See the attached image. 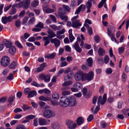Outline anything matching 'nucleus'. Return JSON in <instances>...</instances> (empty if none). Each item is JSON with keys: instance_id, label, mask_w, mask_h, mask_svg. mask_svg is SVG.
Here are the masks:
<instances>
[{"instance_id": "f704fd0d", "label": "nucleus", "mask_w": 129, "mask_h": 129, "mask_svg": "<svg viewBox=\"0 0 129 129\" xmlns=\"http://www.w3.org/2000/svg\"><path fill=\"white\" fill-rule=\"evenodd\" d=\"M35 19L34 17L30 18L28 20V25L33 24L35 22Z\"/></svg>"}, {"instance_id": "09e8293b", "label": "nucleus", "mask_w": 129, "mask_h": 129, "mask_svg": "<svg viewBox=\"0 0 129 129\" xmlns=\"http://www.w3.org/2000/svg\"><path fill=\"white\" fill-rule=\"evenodd\" d=\"M43 24L41 22H39L37 25L35 26V27H40L41 28H43Z\"/></svg>"}, {"instance_id": "6e6552de", "label": "nucleus", "mask_w": 129, "mask_h": 129, "mask_svg": "<svg viewBox=\"0 0 129 129\" xmlns=\"http://www.w3.org/2000/svg\"><path fill=\"white\" fill-rule=\"evenodd\" d=\"M67 98L65 96L61 97L60 100L59 104L60 105L63 107H66L68 106V103L67 101Z\"/></svg>"}, {"instance_id": "423d86ee", "label": "nucleus", "mask_w": 129, "mask_h": 129, "mask_svg": "<svg viewBox=\"0 0 129 129\" xmlns=\"http://www.w3.org/2000/svg\"><path fill=\"white\" fill-rule=\"evenodd\" d=\"M66 124L69 129H75L77 126L76 123H73V121L69 120L66 121Z\"/></svg>"}, {"instance_id": "f3484780", "label": "nucleus", "mask_w": 129, "mask_h": 129, "mask_svg": "<svg viewBox=\"0 0 129 129\" xmlns=\"http://www.w3.org/2000/svg\"><path fill=\"white\" fill-rule=\"evenodd\" d=\"M45 63H43L40 65V67L37 69V72H39L42 71L46 66Z\"/></svg>"}, {"instance_id": "69168bd1", "label": "nucleus", "mask_w": 129, "mask_h": 129, "mask_svg": "<svg viewBox=\"0 0 129 129\" xmlns=\"http://www.w3.org/2000/svg\"><path fill=\"white\" fill-rule=\"evenodd\" d=\"M100 106L99 105H98L97 106L95 109L94 111L93 112L94 114H96L97 113L98 111L100 109Z\"/></svg>"}, {"instance_id": "8fccbe9b", "label": "nucleus", "mask_w": 129, "mask_h": 129, "mask_svg": "<svg viewBox=\"0 0 129 129\" xmlns=\"http://www.w3.org/2000/svg\"><path fill=\"white\" fill-rule=\"evenodd\" d=\"M7 97V96H4L2 97L0 99V103H5L6 101Z\"/></svg>"}, {"instance_id": "f03ea898", "label": "nucleus", "mask_w": 129, "mask_h": 129, "mask_svg": "<svg viewBox=\"0 0 129 129\" xmlns=\"http://www.w3.org/2000/svg\"><path fill=\"white\" fill-rule=\"evenodd\" d=\"M43 115L45 118H49L55 116V113L53 111L51 110L47 109L43 112Z\"/></svg>"}, {"instance_id": "bb28decb", "label": "nucleus", "mask_w": 129, "mask_h": 129, "mask_svg": "<svg viewBox=\"0 0 129 129\" xmlns=\"http://www.w3.org/2000/svg\"><path fill=\"white\" fill-rule=\"evenodd\" d=\"M39 99L41 101H50L51 100V98L49 97H45L44 96H40L39 98Z\"/></svg>"}, {"instance_id": "7ed1b4c3", "label": "nucleus", "mask_w": 129, "mask_h": 129, "mask_svg": "<svg viewBox=\"0 0 129 129\" xmlns=\"http://www.w3.org/2000/svg\"><path fill=\"white\" fill-rule=\"evenodd\" d=\"M10 62V58L7 56H5L2 58L1 61V64L2 66L6 67L9 64Z\"/></svg>"}, {"instance_id": "b1692460", "label": "nucleus", "mask_w": 129, "mask_h": 129, "mask_svg": "<svg viewBox=\"0 0 129 129\" xmlns=\"http://www.w3.org/2000/svg\"><path fill=\"white\" fill-rule=\"evenodd\" d=\"M98 53L99 56H102L105 54V51L101 48H99L98 50Z\"/></svg>"}, {"instance_id": "37998d69", "label": "nucleus", "mask_w": 129, "mask_h": 129, "mask_svg": "<svg viewBox=\"0 0 129 129\" xmlns=\"http://www.w3.org/2000/svg\"><path fill=\"white\" fill-rule=\"evenodd\" d=\"M28 17L27 16H26L24 17L22 21V24L23 25H26V23L27 22Z\"/></svg>"}, {"instance_id": "5fc2aeb1", "label": "nucleus", "mask_w": 129, "mask_h": 129, "mask_svg": "<svg viewBox=\"0 0 129 129\" xmlns=\"http://www.w3.org/2000/svg\"><path fill=\"white\" fill-rule=\"evenodd\" d=\"M94 39L95 42L98 43L100 41V37L98 35H96L94 37Z\"/></svg>"}, {"instance_id": "39448f33", "label": "nucleus", "mask_w": 129, "mask_h": 129, "mask_svg": "<svg viewBox=\"0 0 129 129\" xmlns=\"http://www.w3.org/2000/svg\"><path fill=\"white\" fill-rule=\"evenodd\" d=\"M66 98L67 101L68 103V106H73L75 105L76 103V100L73 96H70Z\"/></svg>"}, {"instance_id": "aec40b11", "label": "nucleus", "mask_w": 129, "mask_h": 129, "mask_svg": "<svg viewBox=\"0 0 129 129\" xmlns=\"http://www.w3.org/2000/svg\"><path fill=\"white\" fill-rule=\"evenodd\" d=\"M84 121V119L82 117H80L78 118L76 120V122L78 125H79L83 123Z\"/></svg>"}, {"instance_id": "4be33fe9", "label": "nucleus", "mask_w": 129, "mask_h": 129, "mask_svg": "<svg viewBox=\"0 0 129 129\" xmlns=\"http://www.w3.org/2000/svg\"><path fill=\"white\" fill-rule=\"evenodd\" d=\"M38 121L39 124L41 125H45L47 123V122L43 118H39Z\"/></svg>"}, {"instance_id": "680f3d73", "label": "nucleus", "mask_w": 129, "mask_h": 129, "mask_svg": "<svg viewBox=\"0 0 129 129\" xmlns=\"http://www.w3.org/2000/svg\"><path fill=\"white\" fill-rule=\"evenodd\" d=\"M62 95L64 96L69 95L70 94V91H64L62 92Z\"/></svg>"}, {"instance_id": "603ef678", "label": "nucleus", "mask_w": 129, "mask_h": 129, "mask_svg": "<svg viewBox=\"0 0 129 129\" xmlns=\"http://www.w3.org/2000/svg\"><path fill=\"white\" fill-rule=\"evenodd\" d=\"M87 8H90L92 6V3L90 1L87 2L86 4Z\"/></svg>"}, {"instance_id": "9b49d317", "label": "nucleus", "mask_w": 129, "mask_h": 129, "mask_svg": "<svg viewBox=\"0 0 129 129\" xmlns=\"http://www.w3.org/2000/svg\"><path fill=\"white\" fill-rule=\"evenodd\" d=\"M73 47L74 48L77 52L80 53L82 51L81 48L79 47L78 43L77 42H76L72 45Z\"/></svg>"}, {"instance_id": "0eeeda50", "label": "nucleus", "mask_w": 129, "mask_h": 129, "mask_svg": "<svg viewBox=\"0 0 129 129\" xmlns=\"http://www.w3.org/2000/svg\"><path fill=\"white\" fill-rule=\"evenodd\" d=\"M84 79L88 81H91L93 78L94 73L92 71H90L87 74L84 73Z\"/></svg>"}, {"instance_id": "4d7b16f0", "label": "nucleus", "mask_w": 129, "mask_h": 129, "mask_svg": "<svg viewBox=\"0 0 129 129\" xmlns=\"http://www.w3.org/2000/svg\"><path fill=\"white\" fill-rule=\"evenodd\" d=\"M50 77L48 75L46 76L44 80L45 82H48L50 81Z\"/></svg>"}, {"instance_id": "2f4dec72", "label": "nucleus", "mask_w": 129, "mask_h": 129, "mask_svg": "<svg viewBox=\"0 0 129 129\" xmlns=\"http://www.w3.org/2000/svg\"><path fill=\"white\" fill-rule=\"evenodd\" d=\"M72 83V81L71 80L66 81L62 85L63 86H67L71 85Z\"/></svg>"}, {"instance_id": "412c9836", "label": "nucleus", "mask_w": 129, "mask_h": 129, "mask_svg": "<svg viewBox=\"0 0 129 129\" xmlns=\"http://www.w3.org/2000/svg\"><path fill=\"white\" fill-rule=\"evenodd\" d=\"M18 17V15H15L13 16H10L7 17V20L8 22H11L13 19H16Z\"/></svg>"}, {"instance_id": "a878e982", "label": "nucleus", "mask_w": 129, "mask_h": 129, "mask_svg": "<svg viewBox=\"0 0 129 129\" xmlns=\"http://www.w3.org/2000/svg\"><path fill=\"white\" fill-rule=\"evenodd\" d=\"M37 93L36 91L35 90H32L30 91L28 94V97L29 98H30L36 96Z\"/></svg>"}, {"instance_id": "a19ab883", "label": "nucleus", "mask_w": 129, "mask_h": 129, "mask_svg": "<svg viewBox=\"0 0 129 129\" xmlns=\"http://www.w3.org/2000/svg\"><path fill=\"white\" fill-rule=\"evenodd\" d=\"M36 117L35 115H31L26 116L25 117V119L26 120H30Z\"/></svg>"}, {"instance_id": "864d4df0", "label": "nucleus", "mask_w": 129, "mask_h": 129, "mask_svg": "<svg viewBox=\"0 0 129 129\" xmlns=\"http://www.w3.org/2000/svg\"><path fill=\"white\" fill-rule=\"evenodd\" d=\"M32 85L34 86L37 87H40V84L38 83L36 81H33L31 83Z\"/></svg>"}, {"instance_id": "f8f14e48", "label": "nucleus", "mask_w": 129, "mask_h": 129, "mask_svg": "<svg viewBox=\"0 0 129 129\" xmlns=\"http://www.w3.org/2000/svg\"><path fill=\"white\" fill-rule=\"evenodd\" d=\"M79 20H77L72 22V26L75 28H77L78 27L81 25V23L80 22Z\"/></svg>"}, {"instance_id": "79ce46f5", "label": "nucleus", "mask_w": 129, "mask_h": 129, "mask_svg": "<svg viewBox=\"0 0 129 129\" xmlns=\"http://www.w3.org/2000/svg\"><path fill=\"white\" fill-rule=\"evenodd\" d=\"M106 0H102L98 4V8H101L103 6V4L105 3Z\"/></svg>"}, {"instance_id": "e2e57ef3", "label": "nucleus", "mask_w": 129, "mask_h": 129, "mask_svg": "<svg viewBox=\"0 0 129 129\" xmlns=\"http://www.w3.org/2000/svg\"><path fill=\"white\" fill-rule=\"evenodd\" d=\"M110 36L111 37V40L112 41H115V42H116V39L114 35V34H111V36Z\"/></svg>"}, {"instance_id": "473e14b6", "label": "nucleus", "mask_w": 129, "mask_h": 129, "mask_svg": "<svg viewBox=\"0 0 129 129\" xmlns=\"http://www.w3.org/2000/svg\"><path fill=\"white\" fill-rule=\"evenodd\" d=\"M56 55V53H53L51 54L50 55H49L45 56V58L49 59H53L54 58L55 56Z\"/></svg>"}, {"instance_id": "58836bf2", "label": "nucleus", "mask_w": 129, "mask_h": 129, "mask_svg": "<svg viewBox=\"0 0 129 129\" xmlns=\"http://www.w3.org/2000/svg\"><path fill=\"white\" fill-rule=\"evenodd\" d=\"M125 46L124 45H123V46L119 48L118 49L119 53V54L122 53H123L124 51V47Z\"/></svg>"}, {"instance_id": "7c9ffc66", "label": "nucleus", "mask_w": 129, "mask_h": 129, "mask_svg": "<svg viewBox=\"0 0 129 129\" xmlns=\"http://www.w3.org/2000/svg\"><path fill=\"white\" fill-rule=\"evenodd\" d=\"M52 98L53 99L56 101L59 98V95L57 93H55L52 95Z\"/></svg>"}, {"instance_id": "0e129e2a", "label": "nucleus", "mask_w": 129, "mask_h": 129, "mask_svg": "<svg viewBox=\"0 0 129 129\" xmlns=\"http://www.w3.org/2000/svg\"><path fill=\"white\" fill-rule=\"evenodd\" d=\"M122 77L123 82L124 83H125L126 81V76L125 73H123L122 75Z\"/></svg>"}, {"instance_id": "bf43d9fd", "label": "nucleus", "mask_w": 129, "mask_h": 129, "mask_svg": "<svg viewBox=\"0 0 129 129\" xmlns=\"http://www.w3.org/2000/svg\"><path fill=\"white\" fill-rule=\"evenodd\" d=\"M112 71L110 68L107 69L106 70V72L108 74H110L112 73Z\"/></svg>"}, {"instance_id": "1a4fd4ad", "label": "nucleus", "mask_w": 129, "mask_h": 129, "mask_svg": "<svg viewBox=\"0 0 129 129\" xmlns=\"http://www.w3.org/2000/svg\"><path fill=\"white\" fill-rule=\"evenodd\" d=\"M107 100V94L105 93L103 96L102 99L101 96H99L97 104L99 105L100 104L101 105H103L105 103Z\"/></svg>"}, {"instance_id": "4468645a", "label": "nucleus", "mask_w": 129, "mask_h": 129, "mask_svg": "<svg viewBox=\"0 0 129 129\" xmlns=\"http://www.w3.org/2000/svg\"><path fill=\"white\" fill-rule=\"evenodd\" d=\"M66 13V11L63 8L60 7L58 9V16L65 15Z\"/></svg>"}, {"instance_id": "ea45409f", "label": "nucleus", "mask_w": 129, "mask_h": 129, "mask_svg": "<svg viewBox=\"0 0 129 129\" xmlns=\"http://www.w3.org/2000/svg\"><path fill=\"white\" fill-rule=\"evenodd\" d=\"M15 26L17 27H20L21 24V21L20 19H17L15 23Z\"/></svg>"}, {"instance_id": "ddd939ff", "label": "nucleus", "mask_w": 129, "mask_h": 129, "mask_svg": "<svg viewBox=\"0 0 129 129\" xmlns=\"http://www.w3.org/2000/svg\"><path fill=\"white\" fill-rule=\"evenodd\" d=\"M2 43L4 45H5L6 47L8 48L10 47L12 45L11 42L7 41L6 39H4Z\"/></svg>"}, {"instance_id": "cd10ccee", "label": "nucleus", "mask_w": 129, "mask_h": 129, "mask_svg": "<svg viewBox=\"0 0 129 129\" xmlns=\"http://www.w3.org/2000/svg\"><path fill=\"white\" fill-rule=\"evenodd\" d=\"M82 86L81 83L79 82H76L73 85V87L76 88L77 89L80 88Z\"/></svg>"}, {"instance_id": "393cba45", "label": "nucleus", "mask_w": 129, "mask_h": 129, "mask_svg": "<svg viewBox=\"0 0 129 129\" xmlns=\"http://www.w3.org/2000/svg\"><path fill=\"white\" fill-rule=\"evenodd\" d=\"M82 92L84 96L86 98H89L90 94L87 93V89L86 88H84L82 90Z\"/></svg>"}, {"instance_id": "2eb2a0df", "label": "nucleus", "mask_w": 129, "mask_h": 129, "mask_svg": "<svg viewBox=\"0 0 129 129\" xmlns=\"http://www.w3.org/2000/svg\"><path fill=\"white\" fill-rule=\"evenodd\" d=\"M47 32L48 34L47 36L49 38H52L56 36V34H55L54 32L51 29H49L48 30Z\"/></svg>"}, {"instance_id": "20e7f679", "label": "nucleus", "mask_w": 129, "mask_h": 129, "mask_svg": "<svg viewBox=\"0 0 129 129\" xmlns=\"http://www.w3.org/2000/svg\"><path fill=\"white\" fill-rule=\"evenodd\" d=\"M30 2V0L23 1L19 3V7H23V9H26L29 7Z\"/></svg>"}, {"instance_id": "5701e85b", "label": "nucleus", "mask_w": 129, "mask_h": 129, "mask_svg": "<svg viewBox=\"0 0 129 129\" xmlns=\"http://www.w3.org/2000/svg\"><path fill=\"white\" fill-rule=\"evenodd\" d=\"M86 61L87 63L86 64L89 67H91L92 66L93 61L92 58L91 57H89L87 59Z\"/></svg>"}, {"instance_id": "338daca9", "label": "nucleus", "mask_w": 129, "mask_h": 129, "mask_svg": "<svg viewBox=\"0 0 129 129\" xmlns=\"http://www.w3.org/2000/svg\"><path fill=\"white\" fill-rule=\"evenodd\" d=\"M68 64L67 62L65 61L62 62L60 64V67H63L66 66Z\"/></svg>"}, {"instance_id": "13d9d810", "label": "nucleus", "mask_w": 129, "mask_h": 129, "mask_svg": "<svg viewBox=\"0 0 129 129\" xmlns=\"http://www.w3.org/2000/svg\"><path fill=\"white\" fill-rule=\"evenodd\" d=\"M98 98V96H95L93 97L92 101V103L93 104H96Z\"/></svg>"}, {"instance_id": "9d476101", "label": "nucleus", "mask_w": 129, "mask_h": 129, "mask_svg": "<svg viewBox=\"0 0 129 129\" xmlns=\"http://www.w3.org/2000/svg\"><path fill=\"white\" fill-rule=\"evenodd\" d=\"M50 40L51 43H54L55 46L56 48L58 47L60 45V41L57 39L56 38H54L53 39H50Z\"/></svg>"}, {"instance_id": "a211bd4d", "label": "nucleus", "mask_w": 129, "mask_h": 129, "mask_svg": "<svg viewBox=\"0 0 129 129\" xmlns=\"http://www.w3.org/2000/svg\"><path fill=\"white\" fill-rule=\"evenodd\" d=\"M74 74L72 72H70V73L68 74L64 78V80L65 81H67L72 79V76Z\"/></svg>"}, {"instance_id": "6ab92c4d", "label": "nucleus", "mask_w": 129, "mask_h": 129, "mask_svg": "<svg viewBox=\"0 0 129 129\" xmlns=\"http://www.w3.org/2000/svg\"><path fill=\"white\" fill-rule=\"evenodd\" d=\"M47 6L46 5L44 6L43 8L44 11L46 12V13H49L53 12H54L53 9L50 8L47 9Z\"/></svg>"}, {"instance_id": "c03bdc74", "label": "nucleus", "mask_w": 129, "mask_h": 129, "mask_svg": "<svg viewBox=\"0 0 129 129\" xmlns=\"http://www.w3.org/2000/svg\"><path fill=\"white\" fill-rule=\"evenodd\" d=\"M39 4V2L38 1H33L31 4L32 6L33 7H35L38 6Z\"/></svg>"}, {"instance_id": "f257e3e1", "label": "nucleus", "mask_w": 129, "mask_h": 129, "mask_svg": "<svg viewBox=\"0 0 129 129\" xmlns=\"http://www.w3.org/2000/svg\"><path fill=\"white\" fill-rule=\"evenodd\" d=\"M84 73L82 71H79L76 73L74 75L75 79L77 81L81 80L83 81L84 79Z\"/></svg>"}, {"instance_id": "3c124183", "label": "nucleus", "mask_w": 129, "mask_h": 129, "mask_svg": "<svg viewBox=\"0 0 129 129\" xmlns=\"http://www.w3.org/2000/svg\"><path fill=\"white\" fill-rule=\"evenodd\" d=\"M109 56L107 55H105L104 58L105 63L106 64L107 63L109 62Z\"/></svg>"}, {"instance_id": "e433bc0d", "label": "nucleus", "mask_w": 129, "mask_h": 129, "mask_svg": "<svg viewBox=\"0 0 129 129\" xmlns=\"http://www.w3.org/2000/svg\"><path fill=\"white\" fill-rule=\"evenodd\" d=\"M49 27L55 30H59L60 29L59 26L58 27L55 24L50 25Z\"/></svg>"}, {"instance_id": "c9c22d12", "label": "nucleus", "mask_w": 129, "mask_h": 129, "mask_svg": "<svg viewBox=\"0 0 129 129\" xmlns=\"http://www.w3.org/2000/svg\"><path fill=\"white\" fill-rule=\"evenodd\" d=\"M17 65L16 62L15 61H13L9 66V68L10 69H14L15 68Z\"/></svg>"}, {"instance_id": "774afa93", "label": "nucleus", "mask_w": 129, "mask_h": 129, "mask_svg": "<svg viewBox=\"0 0 129 129\" xmlns=\"http://www.w3.org/2000/svg\"><path fill=\"white\" fill-rule=\"evenodd\" d=\"M16 9L15 8H13L11 10L9 13L11 15H13L16 13Z\"/></svg>"}, {"instance_id": "72a5a7b5", "label": "nucleus", "mask_w": 129, "mask_h": 129, "mask_svg": "<svg viewBox=\"0 0 129 129\" xmlns=\"http://www.w3.org/2000/svg\"><path fill=\"white\" fill-rule=\"evenodd\" d=\"M59 16L61 20H64L65 22H66L68 20V16L66 15H63Z\"/></svg>"}, {"instance_id": "c756f323", "label": "nucleus", "mask_w": 129, "mask_h": 129, "mask_svg": "<svg viewBox=\"0 0 129 129\" xmlns=\"http://www.w3.org/2000/svg\"><path fill=\"white\" fill-rule=\"evenodd\" d=\"M15 98V96L14 95H11L8 99V102L10 103L11 104H12V102L14 101Z\"/></svg>"}, {"instance_id": "c85d7f7f", "label": "nucleus", "mask_w": 129, "mask_h": 129, "mask_svg": "<svg viewBox=\"0 0 129 129\" xmlns=\"http://www.w3.org/2000/svg\"><path fill=\"white\" fill-rule=\"evenodd\" d=\"M16 51L15 47L14 46H11L9 49V52L12 54H13Z\"/></svg>"}, {"instance_id": "4c0bfd02", "label": "nucleus", "mask_w": 129, "mask_h": 129, "mask_svg": "<svg viewBox=\"0 0 129 129\" xmlns=\"http://www.w3.org/2000/svg\"><path fill=\"white\" fill-rule=\"evenodd\" d=\"M30 36V35L27 33H26L24 34V36H21L20 37V38L24 40L25 39H26Z\"/></svg>"}, {"instance_id": "6e6d98bb", "label": "nucleus", "mask_w": 129, "mask_h": 129, "mask_svg": "<svg viewBox=\"0 0 129 129\" xmlns=\"http://www.w3.org/2000/svg\"><path fill=\"white\" fill-rule=\"evenodd\" d=\"M50 17L51 20L54 22L56 23L57 22L55 16L53 15H50Z\"/></svg>"}, {"instance_id": "a18cd8bd", "label": "nucleus", "mask_w": 129, "mask_h": 129, "mask_svg": "<svg viewBox=\"0 0 129 129\" xmlns=\"http://www.w3.org/2000/svg\"><path fill=\"white\" fill-rule=\"evenodd\" d=\"M7 18V16L3 17H2V21L4 24H5L8 22Z\"/></svg>"}, {"instance_id": "dca6fc26", "label": "nucleus", "mask_w": 129, "mask_h": 129, "mask_svg": "<svg viewBox=\"0 0 129 129\" xmlns=\"http://www.w3.org/2000/svg\"><path fill=\"white\" fill-rule=\"evenodd\" d=\"M107 34L109 36H111V34L112 33V31L114 32L115 31V28L114 27L110 26L107 29Z\"/></svg>"}, {"instance_id": "49530a36", "label": "nucleus", "mask_w": 129, "mask_h": 129, "mask_svg": "<svg viewBox=\"0 0 129 129\" xmlns=\"http://www.w3.org/2000/svg\"><path fill=\"white\" fill-rule=\"evenodd\" d=\"M31 108V107L27 106L25 104H24L22 107L24 111L29 109Z\"/></svg>"}, {"instance_id": "de8ad7c7", "label": "nucleus", "mask_w": 129, "mask_h": 129, "mask_svg": "<svg viewBox=\"0 0 129 129\" xmlns=\"http://www.w3.org/2000/svg\"><path fill=\"white\" fill-rule=\"evenodd\" d=\"M65 31V29L64 28H63L60 30L57 31H56V34L57 35H60L64 33Z\"/></svg>"}, {"instance_id": "052dcab7", "label": "nucleus", "mask_w": 129, "mask_h": 129, "mask_svg": "<svg viewBox=\"0 0 129 129\" xmlns=\"http://www.w3.org/2000/svg\"><path fill=\"white\" fill-rule=\"evenodd\" d=\"M16 129H26V128L23 125L20 124L17 126Z\"/></svg>"}]
</instances>
